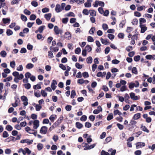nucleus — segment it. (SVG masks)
Listing matches in <instances>:
<instances>
[{
  "mask_svg": "<svg viewBox=\"0 0 155 155\" xmlns=\"http://www.w3.org/2000/svg\"><path fill=\"white\" fill-rule=\"evenodd\" d=\"M12 79V76H9L7 77L5 79L3 80V81L4 82H6L7 81H10Z\"/></svg>",
  "mask_w": 155,
  "mask_h": 155,
  "instance_id": "nucleus-27",
  "label": "nucleus"
},
{
  "mask_svg": "<svg viewBox=\"0 0 155 155\" xmlns=\"http://www.w3.org/2000/svg\"><path fill=\"white\" fill-rule=\"evenodd\" d=\"M126 23V21L125 20H122V21L120 24H119V27L120 28H123V26L125 25Z\"/></svg>",
  "mask_w": 155,
  "mask_h": 155,
  "instance_id": "nucleus-29",
  "label": "nucleus"
},
{
  "mask_svg": "<svg viewBox=\"0 0 155 155\" xmlns=\"http://www.w3.org/2000/svg\"><path fill=\"white\" fill-rule=\"evenodd\" d=\"M5 128L7 130L9 131H11L13 129L12 127L9 125H7Z\"/></svg>",
  "mask_w": 155,
  "mask_h": 155,
  "instance_id": "nucleus-31",
  "label": "nucleus"
},
{
  "mask_svg": "<svg viewBox=\"0 0 155 155\" xmlns=\"http://www.w3.org/2000/svg\"><path fill=\"white\" fill-rule=\"evenodd\" d=\"M140 117V114L139 113L135 114L133 116V118L134 120H137Z\"/></svg>",
  "mask_w": 155,
  "mask_h": 155,
  "instance_id": "nucleus-19",
  "label": "nucleus"
},
{
  "mask_svg": "<svg viewBox=\"0 0 155 155\" xmlns=\"http://www.w3.org/2000/svg\"><path fill=\"white\" fill-rule=\"evenodd\" d=\"M34 66V65L31 63H29L26 66V68L27 69H30L32 68Z\"/></svg>",
  "mask_w": 155,
  "mask_h": 155,
  "instance_id": "nucleus-21",
  "label": "nucleus"
},
{
  "mask_svg": "<svg viewBox=\"0 0 155 155\" xmlns=\"http://www.w3.org/2000/svg\"><path fill=\"white\" fill-rule=\"evenodd\" d=\"M101 41L103 44L106 45H107L109 43V41L106 39L101 38Z\"/></svg>",
  "mask_w": 155,
  "mask_h": 155,
  "instance_id": "nucleus-15",
  "label": "nucleus"
},
{
  "mask_svg": "<svg viewBox=\"0 0 155 155\" xmlns=\"http://www.w3.org/2000/svg\"><path fill=\"white\" fill-rule=\"evenodd\" d=\"M141 128L143 131L147 133H148L149 132V130L147 129V128L145 126L142 125Z\"/></svg>",
  "mask_w": 155,
  "mask_h": 155,
  "instance_id": "nucleus-28",
  "label": "nucleus"
},
{
  "mask_svg": "<svg viewBox=\"0 0 155 155\" xmlns=\"http://www.w3.org/2000/svg\"><path fill=\"white\" fill-rule=\"evenodd\" d=\"M12 74L13 76L15 77V78L19 77L20 75L19 73L16 71L13 72Z\"/></svg>",
  "mask_w": 155,
  "mask_h": 155,
  "instance_id": "nucleus-44",
  "label": "nucleus"
},
{
  "mask_svg": "<svg viewBox=\"0 0 155 155\" xmlns=\"http://www.w3.org/2000/svg\"><path fill=\"white\" fill-rule=\"evenodd\" d=\"M9 136L8 133L6 131H4L2 134V137L4 138H6Z\"/></svg>",
  "mask_w": 155,
  "mask_h": 155,
  "instance_id": "nucleus-40",
  "label": "nucleus"
},
{
  "mask_svg": "<svg viewBox=\"0 0 155 155\" xmlns=\"http://www.w3.org/2000/svg\"><path fill=\"white\" fill-rule=\"evenodd\" d=\"M140 27L141 28L140 32L141 33H144L147 29V27L144 25H140Z\"/></svg>",
  "mask_w": 155,
  "mask_h": 155,
  "instance_id": "nucleus-11",
  "label": "nucleus"
},
{
  "mask_svg": "<svg viewBox=\"0 0 155 155\" xmlns=\"http://www.w3.org/2000/svg\"><path fill=\"white\" fill-rule=\"evenodd\" d=\"M63 9L61 8L60 5L58 4L56 5L55 8V11L57 13L61 12Z\"/></svg>",
  "mask_w": 155,
  "mask_h": 155,
  "instance_id": "nucleus-6",
  "label": "nucleus"
},
{
  "mask_svg": "<svg viewBox=\"0 0 155 155\" xmlns=\"http://www.w3.org/2000/svg\"><path fill=\"white\" fill-rule=\"evenodd\" d=\"M2 21L4 23L6 24L8 23H9L10 21V19L9 18H3Z\"/></svg>",
  "mask_w": 155,
  "mask_h": 155,
  "instance_id": "nucleus-22",
  "label": "nucleus"
},
{
  "mask_svg": "<svg viewBox=\"0 0 155 155\" xmlns=\"http://www.w3.org/2000/svg\"><path fill=\"white\" fill-rule=\"evenodd\" d=\"M15 63L14 61H13L10 62V66L11 68H15Z\"/></svg>",
  "mask_w": 155,
  "mask_h": 155,
  "instance_id": "nucleus-43",
  "label": "nucleus"
},
{
  "mask_svg": "<svg viewBox=\"0 0 155 155\" xmlns=\"http://www.w3.org/2000/svg\"><path fill=\"white\" fill-rule=\"evenodd\" d=\"M48 128L46 126H42L41 128L40 132L41 134H46L48 131Z\"/></svg>",
  "mask_w": 155,
  "mask_h": 155,
  "instance_id": "nucleus-2",
  "label": "nucleus"
},
{
  "mask_svg": "<svg viewBox=\"0 0 155 155\" xmlns=\"http://www.w3.org/2000/svg\"><path fill=\"white\" fill-rule=\"evenodd\" d=\"M96 144L95 143L93 144L89 145L87 143H85L84 148V150H90L91 149L94 148Z\"/></svg>",
  "mask_w": 155,
  "mask_h": 155,
  "instance_id": "nucleus-1",
  "label": "nucleus"
},
{
  "mask_svg": "<svg viewBox=\"0 0 155 155\" xmlns=\"http://www.w3.org/2000/svg\"><path fill=\"white\" fill-rule=\"evenodd\" d=\"M76 95L75 91L74 90L71 91V97L72 98H73Z\"/></svg>",
  "mask_w": 155,
  "mask_h": 155,
  "instance_id": "nucleus-39",
  "label": "nucleus"
},
{
  "mask_svg": "<svg viewBox=\"0 0 155 155\" xmlns=\"http://www.w3.org/2000/svg\"><path fill=\"white\" fill-rule=\"evenodd\" d=\"M132 72L133 73L135 74H137L138 73L137 68L135 67H134L132 68Z\"/></svg>",
  "mask_w": 155,
  "mask_h": 155,
  "instance_id": "nucleus-35",
  "label": "nucleus"
},
{
  "mask_svg": "<svg viewBox=\"0 0 155 155\" xmlns=\"http://www.w3.org/2000/svg\"><path fill=\"white\" fill-rule=\"evenodd\" d=\"M33 142V140H30L29 139H26L21 140L20 141V143H26L30 145Z\"/></svg>",
  "mask_w": 155,
  "mask_h": 155,
  "instance_id": "nucleus-4",
  "label": "nucleus"
},
{
  "mask_svg": "<svg viewBox=\"0 0 155 155\" xmlns=\"http://www.w3.org/2000/svg\"><path fill=\"white\" fill-rule=\"evenodd\" d=\"M24 86L25 88L27 89H29L31 87V85L29 83L24 84Z\"/></svg>",
  "mask_w": 155,
  "mask_h": 155,
  "instance_id": "nucleus-56",
  "label": "nucleus"
},
{
  "mask_svg": "<svg viewBox=\"0 0 155 155\" xmlns=\"http://www.w3.org/2000/svg\"><path fill=\"white\" fill-rule=\"evenodd\" d=\"M51 16V14L50 13L46 14L44 15L45 18L47 21H49L50 20Z\"/></svg>",
  "mask_w": 155,
  "mask_h": 155,
  "instance_id": "nucleus-16",
  "label": "nucleus"
},
{
  "mask_svg": "<svg viewBox=\"0 0 155 155\" xmlns=\"http://www.w3.org/2000/svg\"><path fill=\"white\" fill-rule=\"evenodd\" d=\"M113 118V114L112 113H110L108 114L107 117V120L109 121L112 119Z\"/></svg>",
  "mask_w": 155,
  "mask_h": 155,
  "instance_id": "nucleus-24",
  "label": "nucleus"
},
{
  "mask_svg": "<svg viewBox=\"0 0 155 155\" xmlns=\"http://www.w3.org/2000/svg\"><path fill=\"white\" fill-rule=\"evenodd\" d=\"M81 52V49L80 48H77L75 50V53L76 54H78Z\"/></svg>",
  "mask_w": 155,
  "mask_h": 155,
  "instance_id": "nucleus-55",
  "label": "nucleus"
},
{
  "mask_svg": "<svg viewBox=\"0 0 155 155\" xmlns=\"http://www.w3.org/2000/svg\"><path fill=\"white\" fill-rule=\"evenodd\" d=\"M39 121L38 120H35L33 122L34 128L36 129L39 126Z\"/></svg>",
  "mask_w": 155,
  "mask_h": 155,
  "instance_id": "nucleus-10",
  "label": "nucleus"
},
{
  "mask_svg": "<svg viewBox=\"0 0 155 155\" xmlns=\"http://www.w3.org/2000/svg\"><path fill=\"white\" fill-rule=\"evenodd\" d=\"M37 147L38 149L39 150H41L43 148V145L41 143H39L38 144V145L37 146Z\"/></svg>",
  "mask_w": 155,
  "mask_h": 155,
  "instance_id": "nucleus-47",
  "label": "nucleus"
},
{
  "mask_svg": "<svg viewBox=\"0 0 155 155\" xmlns=\"http://www.w3.org/2000/svg\"><path fill=\"white\" fill-rule=\"evenodd\" d=\"M90 15L92 16H96V12L95 11L92 10H90L89 11Z\"/></svg>",
  "mask_w": 155,
  "mask_h": 155,
  "instance_id": "nucleus-23",
  "label": "nucleus"
},
{
  "mask_svg": "<svg viewBox=\"0 0 155 155\" xmlns=\"http://www.w3.org/2000/svg\"><path fill=\"white\" fill-rule=\"evenodd\" d=\"M114 115L117 114L119 115L120 116H121L122 115V113L120 112L118 110H116L114 111Z\"/></svg>",
  "mask_w": 155,
  "mask_h": 155,
  "instance_id": "nucleus-25",
  "label": "nucleus"
},
{
  "mask_svg": "<svg viewBox=\"0 0 155 155\" xmlns=\"http://www.w3.org/2000/svg\"><path fill=\"white\" fill-rule=\"evenodd\" d=\"M57 84V83L56 80H53L52 81V82L51 83V86L53 91L57 87L56 85Z\"/></svg>",
  "mask_w": 155,
  "mask_h": 155,
  "instance_id": "nucleus-7",
  "label": "nucleus"
},
{
  "mask_svg": "<svg viewBox=\"0 0 155 155\" xmlns=\"http://www.w3.org/2000/svg\"><path fill=\"white\" fill-rule=\"evenodd\" d=\"M59 67L63 70H65L66 69V66L62 64H59Z\"/></svg>",
  "mask_w": 155,
  "mask_h": 155,
  "instance_id": "nucleus-50",
  "label": "nucleus"
},
{
  "mask_svg": "<svg viewBox=\"0 0 155 155\" xmlns=\"http://www.w3.org/2000/svg\"><path fill=\"white\" fill-rule=\"evenodd\" d=\"M52 139L54 142H56L58 139V136L56 134L54 135L52 137Z\"/></svg>",
  "mask_w": 155,
  "mask_h": 155,
  "instance_id": "nucleus-51",
  "label": "nucleus"
},
{
  "mask_svg": "<svg viewBox=\"0 0 155 155\" xmlns=\"http://www.w3.org/2000/svg\"><path fill=\"white\" fill-rule=\"evenodd\" d=\"M130 96L131 99L134 100H137L138 99V97L137 96H135L134 93L131 92L130 93Z\"/></svg>",
  "mask_w": 155,
  "mask_h": 155,
  "instance_id": "nucleus-9",
  "label": "nucleus"
},
{
  "mask_svg": "<svg viewBox=\"0 0 155 155\" xmlns=\"http://www.w3.org/2000/svg\"><path fill=\"white\" fill-rule=\"evenodd\" d=\"M0 55L2 57L5 58L7 55V53L5 51H2L0 52Z\"/></svg>",
  "mask_w": 155,
  "mask_h": 155,
  "instance_id": "nucleus-37",
  "label": "nucleus"
},
{
  "mask_svg": "<svg viewBox=\"0 0 155 155\" xmlns=\"http://www.w3.org/2000/svg\"><path fill=\"white\" fill-rule=\"evenodd\" d=\"M107 37L111 40H112L114 38V35L111 34H108L107 35Z\"/></svg>",
  "mask_w": 155,
  "mask_h": 155,
  "instance_id": "nucleus-54",
  "label": "nucleus"
},
{
  "mask_svg": "<svg viewBox=\"0 0 155 155\" xmlns=\"http://www.w3.org/2000/svg\"><path fill=\"white\" fill-rule=\"evenodd\" d=\"M76 127L79 129H80L83 127V124L79 122H76Z\"/></svg>",
  "mask_w": 155,
  "mask_h": 155,
  "instance_id": "nucleus-17",
  "label": "nucleus"
},
{
  "mask_svg": "<svg viewBox=\"0 0 155 155\" xmlns=\"http://www.w3.org/2000/svg\"><path fill=\"white\" fill-rule=\"evenodd\" d=\"M84 49H85L86 51H87L88 52H89L92 50V48L90 45H87L85 47Z\"/></svg>",
  "mask_w": 155,
  "mask_h": 155,
  "instance_id": "nucleus-18",
  "label": "nucleus"
},
{
  "mask_svg": "<svg viewBox=\"0 0 155 155\" xmlns=\"http://www.w3.org/2000/svg\"><path fill=\"white\" fill-rule=\"evenodd\" d=\"M71 106L69 105H67L65 107V109L67 111H69L71 110Z\"/></svg>",
  "mask_w": 155,
  "mask_h": 155,
  "instance_id": "nucleus-32",
  "label": "nucleus"
},
{
  "mask_svg": "<svg viewBox=\"0 0 155 155\" xmlns=\"http://www.w3.org/2000/svg\"><path fill=\"white\" fill-rule=\"evenodd\" d=\"M49 9L47 8H44L42 9V12L43 13H46L49 12Z\"/></svg>",
  "mask_w": 155,
  "mask_h": 155,
  "instance_id": "nucleus-57",
  "label": "nucleus"
},
{
  "mask_svg": "<svg viewBox=\"0 0 155 155\" xmlns=\"http://www.w3.org/2000/svg\"><path fill=\"white\" fill-rule=\"evenodd\" d=\"M33 88L34 89L37 90V89H39L41 88V86L39 84H37L36 85H34L33 86Z\"/></svg>",
  "mask_w": 155,
  "mask_h": 155,
  "instance_id": "nucleus-45",
  "label": "nucleus"
},
{
  "mask_svg": "<svg viewBox=\"0 0 155 155\" xmlns=\"http://www.w3.org/2000/svg\"><path fill=\"white\" fill-rule=\"evenodd\" d=\"M64 38L68 40H70L71 38V35L69 32H66L65 33Z\"/></svg>",
  "mask_w": 155,
  "mask_h": 155,
  "instance_id": "nucleus-8",
  "label": "nucleus"
},
{
  "mask_svg": "<svg viewBox=\"0 0 155 155\" xmlns=\"http://www.w3.org/2000/svg\"><path fill=\"white\" fill-rule=\"evenodd\" d=\"M11 153V150L8 148L6 149L5 150V153L7 154H9Z\"/></svg>",
  "mask_w": 155,
  "mask_h": 155,
  "instance_id": "nucleus-62",
  "label": "nucleus"
},
{
  "mask_svg": "<svg viewBox=\"0 0 155 155\" xmlns=\"http://www.w3.org/2000/svg\"><path fill=\"white\" fill-rule=\"evenodd\" d=\"M101 155H110V154L107 152H106L104 150H102L101 153Z\"/></svg>",
  "mask_w": 155,
  "mask_h": 155,
  "instance_id": "nucleus-64",
  "label": "nucleus"
},
{
  "mask_svg": "<svg viewBox=\"0 0 155 155\" xmlns=\"http://www.w3.org/2000/svg\"><path fill=\"white\" fill-rule=\"evenodd\" d=\"M129 85V87L130 89L133 88L134 86V83L130 82L128 83Z\"/></svg>",
  "mask_w": 155,
  "mask_h": 155,
  "instance_id": "nucleus-42",
  "label": "nucleus"
},
{
  "mask_svg": "<svg viewBox=\"0 0 155 155\" xmlns=\"http://www.w3.org/2000/svg\"><path fill=\"white\" fill-rule=\"evenodd\" d=\"M145 58L146 59L148 60H155V55H147Z\"/></svg>",
  "mask_w": 155,
  "mask_h": 155,
  "instance_id": "nucleus-13",
  "label": "nucleus"
},
{
  "mask_svg": "<svg viewBox=\"0 0 155 155\" xmlns=\"http://www.w3.org/2000/svg\"><path fill=\"white\" fill-rule=\"evenodd\" d=\"M21 19L23 21H26L27 20V18L26 16L23 14L21 15Z\"/></svg>",
  "mask_w": 155,
  "mask_h": 155,
  "instance_id": "nucleus-33",
  "label": "nucleus"
},
{
  "mask_svg": "<svg viewBox=\"0 0 155 155\" xmlns=\"http://www.w3.org/2000/svg\"><path fill=\"white\" fill-rule=\"evenodd\" d=\"M146 22V20L143 18H141L140 19V25H142V23H145Z\"/></svg>",
  "mask_w": 155,
  "mask_h": 155,
  "instance_id": "nucleus-46",
  "label": "nucleus"
},
{
  "mask_svg": "<svg viewBox=\"0 0 155 155\" xmlns=\"http://www.w3.org/2000/svg\"><path fill=\"white\" fill-rule=\"evenodd\" d=\"M37 37L38 39L40 40L42 39V40H43L44 38L43 37L42 35L41 34H37Z\"/></svg>",
  "mask_w": 155,
  "mask_h": 155,
  "instance_id": "nucleus-53",
  "label": "nucleus"
},
{
  "mask_svg": "<svg viewBox=\"0 0 155 155\" xmlns=\"http://www.w3.org/2000/svg\"><path fill=\"white\" fill-rule=\"evenodd\" d=\"M21 100L23 101H28V99L27 97L25 96H22L21 97Z\"/></svg>",
  "mask_w": 155,
  "mask_h": 155,
  "instance_id": "nucleus-58",
  "label": "nucleus"
},
{
  "mask_svg": "<svg viewBox=\"0 0 155 155\" xmlns=\"http://www.w3.org/2000/svg\"><path fill=\"white\" fill-rule=\"evenodd\" d=\"M33 46L32 45L28 43L27 45V49L30 51H31L33 49Z\"/></svg>",
  "mask_w": 155,
  "mask_h": 155,
  "instance_id": "nucleus-48",
  "label": "nucleus"
},
{
  "mask_svg": "<svg viewBox=\"0 0 155 155\" xmlns=\"http://www.w3.org/2000/svg\"><path fill=\"white\" fill-rule=\"evenodd\" d=\"M63 117H60L58 119L57 121L55 122L54 124L57 127L61 123Z\"/></svg>",
  "mask_w": 155,
  "mask_h": 155,
  "instance_id": "nucleus-14",
  "label": "nucleus"
},
{
  "mask_svg": "<svg viewBox=\"0 0 155 155\" xmlns=\"http://www.w3.org/2000/svg\"><path fill=\"white\" fill-rule=\"evenodd\" d=\"M95 29V28L94 27H92L89 31V32L91 34H93L94 33V31Z\"/></svg>",
  "mask_w": 155,
  "mask_h": 155,
  "instance_id": "nucleus-61",
  "label": "nucleus"
},
{
  "mask_svg": "<svg viewBox=\"0 0 155 155\" xmlns=\"http://www.w3.org/2000/svg\"><path fill=\"white\" fill-rule=\"evenodd\" d=\"M75 66L78 69H81L82 68V65L78 63H76L75 64Z\"/></svg>",
  "mask_w": 155,
  "mask_h": 155,
  "instance_id": "nucleus-52",
  "label": "nucleus"
},
{
  "mask_svg": "<svg viewBox=\"0 0 155 155\" xmlns=\"http://www.w3.org/2000/svg\"><path fill=\"white\" fill-rule=\"evenodd\" d=\"M136 148L137 149L141 148L145 145V143L144 142H139L136 144Z\"/></svg>",
  "mask_w": 155,
  "mask_h": 155,
  "instance_id": "nucleus-3",
  "label": "nucleus"
},
{
  "mask_svg": "<svg viewBox=\"0 0 155 155\" xmlns=\"http://www.w3.org/2000/svg\"><path fill=\"white\" fill-rule=\"evenodd\" d=\"M24 78V75L22 74H20L19 77L15 78L14 79V81L16 83L18 82V80H21L22 79Z\"/></svg>",
  "mask_w": 155,
  "mask_h": 155,
  "instance_id": "nucleus-5",
  "label": "nucleus"
},
{
  "mask_svg": "<svg viewBox=\"0 0 155 155\" xmlns=\"http://www.w3.org/2000/svg\"><path fill=\"white\" fill-rule=\"evenodd\" d=\"M16 70L18 71H21L23 70V67L22 65H20L17 68Z\"/></svg>",
  "mask_w": 155,
  "mask_h": 155,
  "instance_id": "nucleus-60",
  "label": "nucleus"
},
{
  "mask_svg": "<svg viewBox=\"0 0 155 155\" xmlns=\"http://www.w3.org/2000/svg\"><path fill=\"white\" fill-rule=\"evenodd\" d=\"M13 31L10 29H7L6 31V34L8 36H10L12 35Z\"/></svg>",
  "mask_w": 155,
  "mask_h": 155,
  "instance_id": "nucleus-34",
  "label": "nucleus"
},
{
  "mask_svg": "<svg viewBox=\"0 0 155 155\" xmlns=\"http://www.w3.org/2000/svg\"><path fill=\"white\" fill-rule=\"evenodd\" d=\"M92 58L91 57H89L86 59L87 62L88 64H91L92 62Z\"/></svg>",
  "mask_w": 155,
  "mask_h": 155,
  "instance_id": "nucleus-26",
  "label": "nucleus"
},
{
  "mask_svg": "<svg viewBox=\"0 0 155 155\" xmlns=\"http://www.w3.org/2000/svg\"><path fill=\"white\" fill-rule=\"evenodd\" d=\"M45 28V25H42L38 28V29L39 32L41 33L42 32L43 30Z\"/></svg>",
  "mask_w": 155,
  "mask_h": 155,
  "instance_id": "nucleus-20",
  "label": "nucleus"
},
{
  "mask_svg": "<svg viewBox=\"0 0 155 155\" xmlns=\"http://www.w3.org/2000/svg\"><path fill=\"white\" fill-rule=\"evenodd\" d=\"M59 30L58 27L57 26H55L54 27V31L56 35H57L58 34V32Z\"/></svg>",
  "mask_w": 155,
  "mask_h": 155,
  "instance_id": "nucleus-30",
  "label": "nucleus"
},
{
  "mask_svg": "<svg viewBox=\"0 0 155 155\" xmlns=\"http://www.w3.org/2000/svg\"><path fill=\"white\" fill-rule=\"evenodd\" d=\"M31 4L34 7H36L38 6V3L36 1H32L31 3Z\"/></svg>",
  "mask_w": 155,
  "mask_h": 155,
  "instance_id": "nucleus-59",
  "label": "nucleus"
},
{
  "mask_svg": "<svg viewBox=\"0 0 155 155\" xmlns=\"http://www.w3.org/2000/svg\"><path fill=\"white\" fill-rule=\"evenodd\" d=\"M92 0H87V2L84 3V6L86 8H89L91 6V2H92Z\"/></svg>",
  "mask_w": 155,
  "mask_h": 155,
  "instance_id": "nucleus-12",
  "label": "nucleus"
},
{
  "mask_svg": "<svg viewBox=\"0 0 155 155\" xmlns=\"http://www.w3.org/2000/svg\"><path fill=\"white\" fill-rule=\"evenodd\" d=\"M35 109L37 111H39L42 108L41 106L39 104H35Z\"/></svg>",
  "mask_w": 155,
  "mask_h": 155,
  "instance_id": "nucleus-36",
  "label": "nucleus"
},
{
  "mask_svg": "<svg viewBox=\"0 0 155 155\" xmlns=\"http://www.w3.org/2000/svg\"><path fill=\"white\" fill-rule=\"evenodd\" d=\"M20 0H13L11 2L12 5L14 4H18Z\"/></svg>",
  "mask_w": 155,
  "mask_h": 155,
  "instance_id": "nucleus-49",
  "label": "nucleus"
},
{
  "mask_svg": "<svg viewBox=\"0 0 155 155\" xmlns=\"http://www.w3.org/2000/svg\"><path fill=\"white\" fill-rule=\"evenodd\" d=\"M102 28L104 30H106L108 29V26L106 24H103L102 26Z\"/></svg>",
  "mask_w": 155,
  "mask_h": 155,
  "instance_id": "nucleus-63",
  "label": "nucleus"
},
{
  "mask_svg": "<svg viewBox=\"0 0 155 155\" xmlns=\"http://www.w3.org/2000/svg\"><path fill=\"white\" fill-rule=\"evenodd\" d=\"M36 16L35 14L31 15L30 17V20H35L36 18Z\"/></svg>",
  "mask_w": 155,
  "mask_h": 155,
  "instance_id": "nucleus-38",
  "label": "nucleus"
},
{
  "mask_svg": "<svg viewBox=\"0 0 155 155\" xmlns=\"http://www.w3.org/2000/svg\"><path fill=\"white\" fill-rule=\"evenodd\" d=\"M23 12L26 15H30L31 13V12L26 9H25L24 10Z\"/></svg>",
  "mask_w": 155,
  "mask_h": 155,
  "instance_id": "nucleus-41",
  "label": "nucleus"
}]
</instances>
